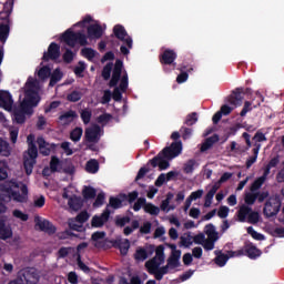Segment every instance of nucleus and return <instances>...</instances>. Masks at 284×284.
I'll list each match as a JSON object with an SVG mask.
<instances>
[{
	"label": "nucleus",
	"instance_id": "nucleus-1",
	"mask_svg": "<svg viewBox=\"0 0 284 284\" xmlns=\"http://www.w3.org/2000/svg\"><path fill=\"white\" fill-rule=\"evenodd\" d=\"M88 30V37L82 30ZM105 32V26H101L99 21L87 16L82 21L73 24L70 29L63 32L60 37V42L67 44L70 48L79 45H87L88 39L99 40Z\"/></svg>",
	"mask_w": 284,
	"mask_h": 284
},
{
	"label": "nucleus",
	"instance_id": "nucleus-2",
	"mask_svg": "<svg viewBox=\"0 0 284 284\" xmlns=\"http://www.w3.org/2000/svg\"><path fill=\"white\" fill-rule=\"evenodd\" d=\"M40 89L41 84L39 80L29 78L26 87L20 91V105L13 110V119L18 123H23L26 115H31L33 113V108H36L41 101L39 95Z\"/></svg>",
	"mask_w": 284,
	"mask_h": 284
},
{
	"label": "nucleus",
	"instance_id": "nucleus-3",
	"mask_svg": "<svg viewBox=\"0 0 284 284\" xmlns=\"http://www.w3.org/2000/svg\"><path fill=\"white\" fill-rule=\"evenodd\" d=\"M28 186L21 181L10 180L0 185V214L6 213V203L12 200L18 203H26L28 200Z\"/></svg>",
	"mask_w": 284,
	"mask_h": 284
},
{
	"label": "nucleus",
	"instance_id": "nucleus-4",
	"mask_svg": "<svg viewBox=\"0 0 284 284\" xmlns=\"http://www.w3.org/2000/svg\"><path fill=\"white\" fill-rule=\"evenodd\" d=\"M123 63L121 60L115 61L113 73L109 83L110 88H115L113 92V99L115 101L121 100V95L128 89V74L125 71H122Z\"/></svg>",
	"mask_w": 284,
	"mask_h": 284
},
{
	"label": "nucleus",
	"instance_id": "nucleus-5",
	"mask_svg": "<svg viewBox=\"0 0 284 284\" xmlns=\"http://www.w3.org/2000/svg\"><path fill=\"white\" fill-rule=\"evenodd\" d=\"M39 156L38 146L34 143L29 144L28 151L23 154V168L28 176L33 173L37 159Z\"/></svg>",
	"mask_w": 284,
	"mask_h": 284
},
{
	"label": "nucleus",
	"instance_id": "nucleus-6",
	"mask_svg": "<svg viewBox=\"0 0 284 284\" xmlns=\"http://www.w3.org/2000/svg\"><path fill=\"white\" fill-rule=\"evenodd\" d=\"M281 206H282V201L278 195L270 196L264 204L263 214L267 219L276 216L281 211Z\"/></svg>",
	"mask_w": 284,
	"mask_h": 284
},
{
	"label": "nucleus",
	"instance_id": "nucleus-7",
	"mask_svg": "<svg viewBox=\"0 0 284 284\" xmlns=\"http://www.w3.org/2000/svg\"><path fill=\"white\" fill-rule=\"evenodd\" d=\"M204 233L207 236V240H205L202 244L203 248L205 251H212L215 247V242L219 241V232H216V227L213 224H207L204 227Z\"/></svg>",
	"mask_w": 284,
	"mask_h": 284
},
{
	"label": "nucleus",
	"instance_id": "nucleus-8",
	"mask_svg": "<svg viewBox=\"0 0 284 284\" xmlns=\"http://www.w3.org/2000/svg\"><path fill=\"white\" fill-rule=\"evenodd\" d=\"M262 254L261 250H258L253 243H245L244 247L239 251H230V256H243L247 255L251 260H255L260 257Z\"/></svg>",
	"mask_w": 284,
	"mask_h": 284
},
{
	"label": "nucleus",
	"instance_id": "nucleus-9",
	"mask_svg": "<svg viewBox=\"0 0 284 284\" xmlns=\"http://www.w3.org/2000/svg\"><path fill=\"white\" fill-rule=\"evenodd\" d=\"M18 280L22 281V284H37L39 282V275L33 268H23L19 272Z\"/></svg>",
	"mask_w": 284,
	"mask_h": 284
},
{
	"label": "nucleus",
	"instance_id": "nucleus-10",
	"mask_svg": "<svg viewBox=\"0 0 284 284\" xmlns=\"http://www.w3.org/2000/svg\"><path fill=\"white\" fill-rule=\"evenodd\" d=\"M103 134H104V131L97 125L90 126L85 130V139L91 143H95L100 141Z\"/></svg>",
	"mask_w": 284,
	"mask_h": 284
},
{
	"label": "nucleus",
	"instance_id": "nucleus-11",
	"mask_svg": "<svg viewBox=\"0 0 284 284\" xmlns=\"http://www.w3.org/2000/svg\"><path fill=\"white\" fill-rule=\"evenodd\" d=\"M34 221H36L37 226L40 227V231H42L49 235H53L57 232V227L51 222H49L47 220H42L40 217V215H37Z\"/></svg>",
	"mask_w": 284,
	"mask_h": 284
},
{
	"label": "nucleus",
	"instance_id": "nucleus-12",
	"mask_svg": "<svg viewBox=\"0 0 284 284\" xmlns=\"http://www.w3.org/2000/svg\"><path fill=\"white\" fill-rule=\"evenodd\" d=\"M160 265L161 263H158L156 257H153L145 263V267L148 268L149 274H153L156 281H162L164 276L163 273L159 270Z\"/></svg>",
	"mask_w": 284,
	"mask_h": 284
},
{
	"label": "nucleus",
	"instance_id": "nucleus-13",
	"mask_svg": "<svg viewBox=\"0 0 284 284\" xmlns=\"http://www.w3.org/2000/svg\"><path fill=\"white\" fill-rule=\"evenodd\" d=\"M113 33L119 40L124 42L129 49H132V39L126 34L125 29L122 26L116 24L113 28Z\"/></svg>",
	"mask_w": 284,
	"mask_h": 284
},
{
	"label": "nucleus",
	"instance_id": "nucleus-14",
	"mask_svg": "<svg viewBox=\"0 0 284 284\" xmlns=\"http://www.w3.org/2000/svg\"><path fill=\"white\" fill-rule=\"evenodd\" d=\"M60 55H61L60 45L57 44L55 42H51V44H49V51L44 52L43 59L57 60L60 58Z\"/></svg>",
	"mask_w": 284,
	"mask_h": 284
},
{
	"label": "nucleus",
	"instance_id": "nucleus-15",
	"mask_svg": "<svg viewBox=\"0 0 284 284\" xmlns=\"http://www.w3.org/2000/svg\"><path fill=\"white\" fill-rule=\"evenodd\" d=\"M221 185L219 183H215L212 185V187L207 191V193L204 196V207H211L213 203V199L217 191L220 190Z\"/></svg>",
	"mask_w": 284,
	"mask_h": 284
},
{
	"label": "nucleus",
	"instance_id": "nucleus-16",
	"mask_svg": "<svg viewBox=\"0 0 284 284\" xmlns=\"http://www.w3.org/2000/svg\"><path fill=\"white\" fill-rule=\"evenodd\" d=\"M214 254L216 255L214 258V263L220 267L225 266L230 257H235V256H231V251H229L227 254H223L222 251H214Z\"/></svg>",
	"mask_w": 284,
	"mask_h": 284
},
{
	"label": "nucleus",
	"instance_id": "nucleus-17",
	"mask_svg": "<svg viewBox=\"0 0 284 284\" xmlns=\"http://www.w3.org/2000/svg\"><path fill=\"white\" fill-rule=\"evenodd\" d=\"M12 104L13 101L10 93L6 91L0 92V108H3L7 111H11Z\"/></svg>",
	"mask_w": 284,
	"mask_h": 284
},
{
	"label": "nucleus",
	"instance_id": "nucleus-18",
	"mask_svg": "<svg viewBox=\"0 0 284 284\" xmlns=\"http://www.w3.org/2000/svg\"><path fill=\"white\" fill-rule=\"evenodd\" d=\"M13 235L12 229L10 225H7L3 220H0V240L11 239Z\"/></svg>",
	"mask_w": 284,
	"mask_h": 284
},
{
	"label": "nucleus",
	"instance_id": "nucleus-19",
	"mask_svg": "<svg viewBox=\"0 0 284 284\" xmlns=\"http://www.w3.org/2000/svg\"><path fill=\"white\" fill-rule=\"evenodd\" d=\"M98 195L95 187L91 185H84L82 190V196L85 201L94 200Z\"/></svg>",
	"mask_w": 284,
	"mask_h": 284
},
{
	"label": "nucleus",
	"instance_id": "nucleus-20",
	"mask_svg": "<svg viewBox=\"0 0 284 284\" xmlns=\"http://www.w3.org/2000/svg\"><path fill=\"white\" fill-rule=\"evenodd\" d=\"M232 111L233 109L229 105L221 106V110L216 112L212 118L213 123H219L223 118V115H229L232 113Z\"/></svg>",
	"mask_w": 284,
	"mask_h": 284
},
{
	"label": "nucleus",
	"instance_id": "nucleus-21",
	"mask_svg": "<svg viewBox=\"0 0 284 284\" xmlns=\"http://www.w3.org/2000/svg\"><path fill=\"white\" fill-rule=\"evenodd\" d=\"M81 54L83 58H85L87 60L92 61V62H94L99 59V52L92 48H83L81 50Z\"/></svg>",
	"mask_w": 284,
	"mask_h": 284
},
{
	"label": "nucleus",
	"instance_id": "nucleus-22",
	"mask_svg": "<svg viewBox=\"0 0 284 284\" xmlns=\"http://www.w3.org/2000/svg\"><path fill=\"white\" fill-rule=\"evenodd\" d=\"M77 116L78 115L74 111H68V112L63 113L62 115H60L59 122L62 125H68V124L72 123Z\"/></svg>",
	"mask_w": 284,
	"mask_h": 284
},
{
	"label": "nucleus",
	"instance_id": "nucleus-23",
	"mask_svg": "<svg viewBox=\"0 0 284 284\" xmlns=\"http://www.w3.org/2000/svg\"><path fill=\"white\" fill-rule=\"evenodd\" d=\"M85 171L89 174H97L100 171V163L95 159H91L85 164Z\"/></svg>",
	"mask_w": 284,
	"mask_h": 284
},
{
	"label": "nucleus",
	"instance_id": "nucleus-24",
	"mask_svg": "<svg viewBox=\"0 0 284 284\" xmlns=\"http://www.w3.org/2000/svg\"><path fill=\"white\" fill-rule=\"evenodd\" d=\"M105 237V232H94L91 236V240L94 241V246L98 248H102L105 246V242L101 241Z\"/></svg>",
	"mask_w": 284,
	"mask_h": 284
},
{
	"label": "nucleus",
	"instance_id": "nucleus-25",
	"mask_svg": "<svg viewBox=\"0 0 284 284\" xmlns=\"http://www.w3.org/2000/svg\"><path fill=\"white\" fill-rule=\"evenodd\" d=\"M39 145L40 154H42V156H50L57 148V144L54 143H40Z\"/></svg>",
	"mask_w": 284,
	"mask_h": 284
},
{
	"label": "nucleus",
	"instance_id": "nucleus-26",
	"mask_svg": "<svg viewBox=\"0 0 284 284\" xmlns=\"http://www.w3.org/2000/svg\"><path fill=\"white\" fill-rule=\"evenodd\" d=\"M261 144H254L252 149V155L246 161V169L250 170L254 163H256Z\"/></svg>",
	"mask_w": 284,
	"mask_h": 284
},
{
	"label": "nucleus",
	"instance_id": "nucleus-27",
	"mask_svg": "<svg viewBox=\"0 0 284 284\" xmlns=\"http://www.w3.org/2000/svg\"><path fill=\"white\" fill-rule=\"evenodd\" d=\"M37 74L40 81H45L51 77V68L48 65H42L37 70Z\"/></svg>",
	"mask_w": 284,
	"mask_h": 284
},
{
	"label": "nucleus",
	"instance_id": "nucleus-28",
	"mask_svg": "<svg viewBox=\"0 0 284 284\" xmlns=\"http://www.w3.org/2000/svg\"><path fill=\"white\" fill-rule=\"evenodd\" d=\"M250 213H252V207L243 205L239 211H237V219L239 222L245 223L247 220V216H250Z\"/></svg>",
	"mask_w": 284,
	"mask_h": 284
},
{
	"label": "nucleus",
	"instance_id": "nucleus-29",
	"mask_svg": "<svg viewBox=\"0 0 284 284\" xmlns=\"http://www.w3.org/2000/svg\"><path fill=\"white\" fill-rule=\"evenodd\" d=\"M176 59V52L173 50H165L162 54V62L165 64H172Z\"/></svg>",
	"mask_w": 284,
	"mask_h": 284
},
{
	"label": "nucleus",
	"instance_id": "nucleus-30",
	"mask_svg": "<svg viewBox=\"0 0 284 284\" xmlns=\"http://www.w3.org/2000/svg\"><path fill=\"white\" fill-rule=\"evenodd\" d=\"M68 206L73 211H79L82 207L81 200L77 195L70 196L68 200Z\"/></svg>",
	"mask_w": 284,
	"mask_h": 284
},
{
	"label": "nucleus",
	"instance_id": "nucleus-31",
	"mask_svg": "<svg viewBox=\"0 0 284 284\" xmlns=\"http://www.w3.org/2000/svg\"><path fill=\"white\" fill-rule=\"evenodd\" d=\"M49 168L52 173L60 172L62 168V161L58 156H51V162H49Z\"/></svg>",
	"mask_w": 284,
	"mask_h": 284
},
{
	"label": "nucleus",
	"instance_id": "nucleus-32",
	"mask_svg": "<svg viewBox=\"0 0 284 284\" xmlns=\"http://www.w3.org/2000/svg\"><path fill=\"white\" fill-rule=\"evenodd\" d=\"M195 166H199V163L195 159H190L184 163V174H192L195 170Z\"/></svg>",
	"mask_w": 284,
	"mask_h": 284
},
{
	"label": "nucleus",
	"instance_id": "nucleus-33",
	"mask_svg": "<svg viewBox=\"0 0 284 284\" xmlns=\"http://www.w3.org/2000/svg\"><path fill=\"white\" fill-rule=\"evenodd\" d=\"M267 175H265V173H263L262 176L257 178L256 180H254V182L251 184V192L254 193L256 191H258L263 183L265 182Z\"/></svg>",
	"mask_w": 284,
	"mask_h": 284
},
{
	"label": "nucleus",
	"instance_id": "nucleus-34",
	"mask_svg": "<svg viewBox=\"0 0 284 284\" xmlns=\"http://www.w3.org/2000/svg\"><path fill=\"white\" fill-rule=\"evenodd\" d=\"M278 164H280V156L277 155L272 158L264 170L265 176H268L271 173V170L277 168Z\"/></svg>",
	"mask_w": 284,
	"mask_h": 284
},
{
	"label": "nucleus",
	"instance_id": "nucleus-35",
	"mask_svg": "<svg viewBox=\"0 0 284 284\" xmlns=\"http://www.w3.org/2000/svg\"><path fill=\"white\" fill-rule=\"evenodd\" d=\"M62 71H60V69H54V71L51 73V82H49V87H54L59 81L62 80Z\"/></svg>",
	"mask_w": 284,
	"mask_h": 284
},
{
	"label": "nucleus",
	"instance_id": "nucleus-36",
	"mask_svg": "<svg viewBox=\"0 0 284 284\" xmlns=\"http://www.w3.org/2000/svg\"><path fill=\"white\" fill-rule=\"evenodd\" d=\"M149 257V254L145 248L140 247L134 253V260L138 262H143Z\"/></svg>",
	"mask_w": 284,
	"mask_h": 284
},
{
	"label": "nucleus",
	"instance_id": "nucleus-37",
	"mask_svg": "<svg viewBox=\"0 0 284 284\" xmlns=\"http://www.w3.org/2000/svg\"><path fill=\"white\" fill-rule=\"evenodd\" d=\"M144 212L153 216H158L160 214V209L159 206H154L153 203L146 202L144 206Z\"/></svg>",
	"mask_w": 284,
	"mask_h": 284
},
{
	"label": "nucleus",
	"instance_id": "nucleus-38",
	"mask_svg": "<svg viewBox=\"0 0 284 284\" xmlns=\"http://www.w3.org/2000/svg\"><path fill=\"white\" fill-rule=\"evenodd\" d=\"M73 220H75L79 224L83 225L90 220V213H88V211H81L80 213H78V215H75Z\"/></svg>",
	"mask_w": 284,
	"mask_h": 284
},
{
	"label": "nucleus",
	"instance_id": "nucleus-39",
	"mask_svg": "<svg viewBox=\"0 0 284 284\" xmlns=\"http://www.w3.org/2000/svg\"><path fill=\"white\" fill-rule=\"evenodd\" d=\"M162 154L168 160L176 159V156H174V145H173V143H171L170 146L164 148L163 151H162Z\"/></svg>",
	"mask_w": 284,
	"mask_h": 284
},
{
	"label": "nucleus",
	"instance_id": "nucleus-40",
	"mask_svg": "<svg viewBox=\"0 0 284 284\" xmlns=\"http://www.w3.org/2000/svg\"><path fill=\"white\" fill-rule=\"evenodd\" d=\"M82 135H83V129L75 128L74 130L71 131L70 139L71 141L77 143L78 141H80V139H82Z\"/></svg>",
	"mask_w": 284,
	"mask_h": 284
},
{
	"label": "nucleus",
	"instance_id": "nucleus-41",
	"mask_svg": "<svg viewBox=\"0 0 284 284\" xmlns=\"http://www.w3.org/2000/svg\"><path fill=\"white\" fill-rule=\"evenodd\" d=\"M131 219L129 215H124L123 217H120V215H116L115 217V225L118 227H124L126 224H129Z\"/></svg>",
	"mask_w": 284,
	"mask_h": 284
},
{
	"label": "nucleus",
	"instance_id": "nucleus-42",
	"mask_svg": "<svg viewBox=\"0 0 284 284\" xmlns=\"http://www.w3.org/2000/svg\"><path fill=\"white\" fill-rule=\"evenodd\" d=\"M193 244V236L187 233L186 236L180 237V245L184 247H190Z\"/></svg>",
	"mask_w": 284,
	"mask_h": 284
},
{
	"label": "nucleus",
	"instance_id": "nucleus-43",
	"mask_svg": "<svg viewBox=\"0 0 284 284\" xmlns=\"http://www.w3.org/2000/svg\"><path fill=\"white\" fill-rule=\"evenodd\" d=\"M104 203H105V193L104 192L98 193L95 201L93 202V207H101L104 205Z\"/></svg>",
	"mask_w": 284,
	"mask_h": 284
},
{
	"label": "nucleus",
	"instance_id": "nucleus-44",
	"mask_svg": "<svg viewBox=\"0 0 284 284\" xmlns=\"http://www.w3.org/2000/svg\"><path fill=\"white\" fill-rule=\"evenodd\" d=\"M11 154V146L9 143H0V156L8 158Z\"/></svg>",
	"mask_w": 284,
	"mask_h": 284
},
{
	"label": "nucleus",
	"instance_id": "nucleus-45",
	"mask_svg": "<svg viewBox=\"0 0 284 284\" xmlns=\"http://www.w3.org/2000/svg\"><path fill=\"white\" fill-rule=\"evenodd\" d=\"M173 197H174V194L172 192H169L166 194V199L163 200L162 203H161V210L162 211L168 212L169 206H170V202L173 200Z\"/></svg>",
	"mask_w": 284,
	"mask_h": 284
},
{
	"label": "nucleus",
	"instance_id": "nucleus-46",
	"mask_svg": "<svg viewBox=\"0 0 284 284\" xmlns=\"http://www.w3.org/2000/svg\"><path fill=\"white\" fill-rule=\"evenodd\" d=\"M77 264L79 268L84 272V274H90L91 268L85 263H83L81 254H78L77 256Z\"/></svg>",
	"mask_w": 284,
	"mask_h": 284
},
{
	"label": "nucleus",
	"instance_id": "nucleus-47",
	"mask_svg": "<svg viewBox=\"0 0 284 284\" xmlns=\"http://www.w3.org/2000/svg\"><path fill=\"white\" fill-rule=\"evenodd\" d=\"M9 36V27L7 24L0 26V42L4 43Z\"/></svg>",
	"mask_w": 284,
	"mask_h": 284
},
{
	"label": "nucleus",
	"instance_id": "nucleus-48",
	"mask_svg": "<svg viewBox=\"0 0 284 284\" xmlns=\"http://www.w3.org/2000/svg\"><path fill=\"white\" fill-rule=\"evenodd\" d=\"M68 226L71 231H77V232H82L83 231V225L78 224V222L73 219H70L68 221Z\"/></svg>",
	"mask_w": 284,
	"mask_h": 284
},
{
	"label": "nucleus",
	"instance_id": "nucleus-49",
	"mask_svg": "<svg viewBox=\"0 0 284 284\" xmlns=\"http://www.w3.org/2000/svg\"><path fill=\"white\" fill-rule=\"evenodd\" d=\"M155 253H156L155 257H156L158 263H161V265H162V263L165 260L164 246L163 245L158 246L156 250H155Z\"/></svg>",
	"mask_w": 284,
	"mask_h": 284
},
{
	"label": "nucleus",
	"instance_id": "nucleus-50",
	"mask_svg": "<svg viewBox=\"0 0 284 284\" xmlns=\"http://www.w3.org/2000/svg\"><path fill=\"white\" fill-rule=\"evenodd\" d=\"M109 206H111L114 210H119L120 207H122V201L119 197L111 196L109 199Z\"/></svg>",
	"mask_w": 284,
	"mask_h": 284
},
{
	"label": "nucleus",
	"instance_id": "nucleus-51",
	"mask_svg": "<svg viewBox=\"0 0 284 284\" xmlns=\"http://www.w3.org/2000/svg\"><path fill=\"white\" fill-rule=\"evenodd\" d=\"M257 200V195H256V192H248L246 193L245 197H244V201L247 205H253Z\"/></svg>",
	"mask_w": 284,
	"mask_h": 284
},
{
	"label": "nucleus",
	"instance_id": "nucleus-52",
	"mask_svg": "<svg viewBox=\"0 0 284 284\" xmlns=\"http://www.w3.org/2000/svg\"><path fill=\"white\" fill-rule=\"evenodd\" d=\"M80 115L84 124H89L91 122L92 112L90 110L85 109L81 111Z\"/></svg>",
	"mask_w": 284,
	"mask_h": 284
},
{
	"label": "nucleus",
	"instance_id": "nucleus-53",
	"mask_svg": "<svg viewBox=\"0 0 284 284\" xmlns=\"http://www.w3.org/2000/svg\"><path fill=\"white\" fill-rule=\"evenodd\" d=\"M130 248V241L125 240L119 243V250L122 255H126Z\"/></svg>",
	"mask_w": 284,
	"mask_h": 284
},
{
	"label": "nucleus",
	"instance_id": "nucleus-54",
	"mask_svg": "<svg viewBox=\"0 0 284 284\" xmlns=\"http://www.w3.org/2000/svg\"><path fill=\"white\" fill-rule=\"evenodd\" d=\"M146 205V199L145 197H138V201L133 205L134 212H139L142 207Z\"/></svg>",
	"mask_w": 284,
	"mask_h": 284
},
{
	"label": "nucleus",
	"instance_id": "nucleus-55",
	"mask_svg": "<svg viewBox=\"0 0 284 284\" xmlns=\"http://www.w3.org/2000/svg\"><path fill=\"white\" fill-rule=\"evenodd\" d=\"M112 120V115L104 113L97 118V122L101 125L108 124Z\"/></svg>",
	"mask_w": 284,
	"mask_h": 284
},
{
	"label": "nucleus",
	"instance_id": "nucleus-56",
	"mask_svg": "<svg viewBox=\"0 0 284 284\" xmlns=\"http://www.w3.org/2000/svg\"><path fill=\"white\" fill-rule=\"evenodd\" d=\"M105 224L104 222L99 217V215H93L91 220V226L95 229L103 227Z\"/></svg>",
	"mask_w": 284,
	"mask_h": 284
},
{
	"label": "nucleus",
	"instance_id": "nucleus-57",
	"mask_svg": "<svg viewBox=\"0 0 284 284\" xmlns=\"http://www.w3.org/2000/svg\"><path fill=\"white\" fill-rule=\"evenodd\" d=\"M260 221V215L256 211H252L248 213L247 222L251 224H257Z\"/></svg>",
	"mask_w": 284,
	"mask_h": 284
},
{
	"label": "nucleus",
	"instance_id": "nucleus-58",
	"mask_svg": "<svg viewBox=\"0 0 284 284\" xmlns=\"http://www.w3.org/2000/svg\"><path fill=\"white\" fill-rule=\"evenodd\" d=\"M67 280H68V283L79 284V275L74 271H71L68 273Z\"/></svg>",
	"mask_w": 284,
	"mask_h": 284
},
{
	"label": "nucleus",
	"instance_id": "nucleus-59",
	"mask_svg": "<svg viewBox=\"0 0 284 284\" xmlns=\"http://www.w3.org/2000/svg\"><path fill=\"white\" fill-rule=\"evenodd\" d=\"M247 234H250L254 240L256 241H263L265 237L264 235L257 233L254 231V229L251 226V227H247Z\"/></svg>",
	"mask_w": 284,
	"mask_h": 284
},
{
	"label": "nucleus",
	"instance_id": "nucleus-60",
	"mask_svg": "<svg viewBox=\"0 0 284 284\" xmlns=\"http://www.w3.org/2000/svg\"><path fill=\"white\" fill-rule=\"evenodd\" d=\"M71 251H72V247H60L57 253L58 257L64 258L71 253Z\"/></svg>",
	"mask_w": 284,
	"mask_h": 284
},
{
	"label": "nucleus",
	"instance_id": "nucleus-61",
	"mask_svg": "<svg viewBox=\"0 0 284 284\" xmlns=\"http://www.w3.org/2000/svg\"><path fill=\"white\" fill-rule=\"evenodd\" d=\"M13 216L23 222H27L29 220V215L27 213H22V211H19V209H16L13 211Z\"/></svg>",
	"mask_w": 284,
	"mask_h": 284
},
{
	"label": "nucleus",
	"instance_id": "nucleus-62",
	"mask_svg": "<svg viewBox=\"0 0 284 284\" xmlns=\"http://www.w3.org/2000/svg\"><path fill=\"white\" fill-rule=\"evenodd\" d=\"M229 214H230L229 206H220V209L217 211V216L220 219H227Z\"/></svg>",
	"mask_w": 284,
	"mask_h": 284
},
{
	"label": "nucleus",
	"instance_id": "nucleus-63",
	"mask_svg": "<svg viewBox=\"0 0 284 284\" xmlns=\"http://www.w3.org/2000/svg\"><path fill=\"white\" fill-rule=\"evenodd\" d=\"M199 118L196 113L189 114L185 118V124L186 125H194L197 122Z\"/></svg>",
	"mask_w": 284,
	"mask_h": 284
},
{
	"label": "nucleus",
	"instance_id": "nucleus-64",
	"mask_svg": "<svg viewBox=\"0 0 284 284\" xmlns=\"http://www.w3.org/2000/svg\"><path fill=\"white\" fill-rule=\"evenodd\" d=\"M60 104L61 103L59 101H53L52 103H49L47 108H44V112L47 113L54 112L60 106Z\"/></svg>",
	"mask_w": 284,
	"mask_h": 284
}]
</instances>
